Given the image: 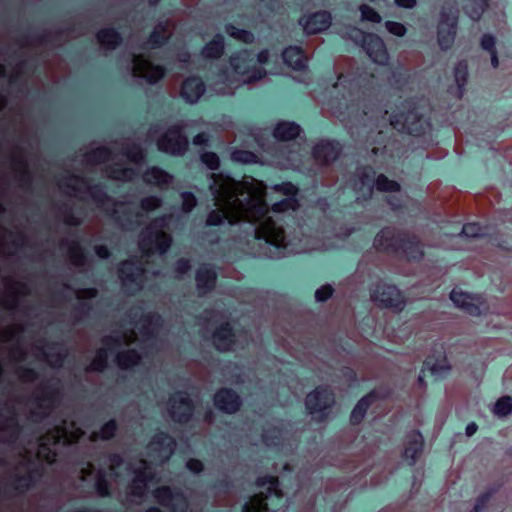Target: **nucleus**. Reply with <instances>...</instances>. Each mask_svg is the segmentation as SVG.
<instances>
[{
	"label": "nucleus",
	"instance_id": "obj_26",
	"mask_svg": "<svg viewBox=\"0 0 512 512\" xmlns=\"http://www.w3.org/2000/svg\"><path fill=\"white\" fill-rule=\"evenodd\" d=\"M341 153V146L338 142L323 140L313 149L315 160L321 164L334 162Z\"/></svg>",
	"mask_w": 512,
	"mask_h": 512
},
{
	"label": "nucleus",
	"instance_id": "obj_20",
	"mask_svg": "<svg viewBox=\"0 0 512 512\" xmlns=\"http://www.w3.org/2000/svg\"><path fill=\"white\" fill-rule=\"evenodd\" d=\"M132 73L135 77L144 78L148 83H156L164 76V68L153 65L140 54L132 56Z\"/></svg>",
	"mask_w": 512,
	"mask_h": 512
},
{
	"label": "nucleus",
	"instance_id": "obj_7",
	"mask_svg": "<svg viewBox=\"0 0 512 512\" xmlns=\"http://www.w3.org/2000/svg\"><path fill=\"white\" fill-rule=\"evenodd\" d=\"M57 456V450H19L9 473V484L19 492L25 491L56 461Z\"/></svg>",
	"mask_w": 512,
	"mask_h": 512
},
{
	"label": "nucleus",
	"instance_id": "obj_28",
	"mask_svg": "<svg viewBox=\"0 0 512 512\" xmlns=\"http://www.w3.org/2000/svg\"><path fill=\"white\" fill-rule=\"evenodd\" d=\"M307 34H316L327 29L331 24V15L326 11L316 12L300 20Z\"/></svg>",
	"mask_w": 512,
	"mask_h": 512
},
{
	"label": "nucleus",
	"instance_id": "obj_49",
	"mask_svg": "<svg viewBox=\"0 0 512 512\" xmlns=\"http://www.w3.org/2000/svg\"><path fill=\"white\" fill-rule=\"evenodd\" d=\"M375 185L379 191L396 192L400 190V185L396 181L389 180L383 174L377 177Z\"/></svg>",
	"mask_w": 512,
	"mask_h": 512
},
{
	"label": "nucleus",
	"instance_id": "obj_60",
	"mask_svg": "<svg viewBox=\"0 0 512 512\" xmlns=\"http://www.w3.org/2000/svg\"><path fill=\"white\" fill-rule=\"evenodd\" d=\"M333 288L330 285H324L315 292V299L318 302L326 301L332 295Z\"/></svg>",
	"mask_w": 512,
	"mask_h": 512
},
{
	"label": "nucleus",
	"instance_id": "obj_31",
	"mask_svg": "<svg viewBox=\"0 0 512 512\" xmlns=\"http://www.w3.org/2000/svg\"><path fill=\"white\" fill-rule=\"evenodd\" d=\"M215 405L222 411L227 413H234L240 407L239 396L230 389L219 390L214 397Z\"/></svg>",
	"mask_w": 512,
	"mask_h": 512
},
{
	"label": "nucleus",
	"instance_id": "obj_18",
	"mask_svg": "<svg viewBox=\"0 0 512 512\" xmlns=\"http://www.w3.org/2000/svg\"><path fill=\"white\" fill-rule=\"evenodd\" d=\"M354 32L361 36L362 46L368 56L377 64L384 65L388 62V53L382 39L372 33H363L355 29Z\"/></svg>",
	"mask_w": 512,
	"mask_h": 512
},
{
	"label": "nucleus",
	"instance_id": "obj_13",
	"mask_svg": "<svg viewBox=\"0 0 512 512\" xmlns=\"http://www.w3.org/2000/svg\"><path fill=\"white\" fill-rule=\"evenodd\" d=\"M335 404L334 392L328 386H318L308 393L305 399V406L309 413L315 418L322 420L327 416L328 411Z\"/></svg>",
	"mask_w": 512,
	"mask_h": 512
},
{
	"label": "nucleus",
	"instance_id": "obj_3",
	"mask_svg": "<svg viewBox=\"0 0 512 512\" xmlns=\"http://www.w3.org/2000/svg\"><path fill=\"white\" fill-rule=\"evenodd\" d=\"M58 187L63 193L82 201L89 199L107 215L126 230H131L144 222L145 216L158 209L162 200L157 196H148L141 200L140 205L114 202L97 185H90L76 175H64L58 180Z\"/></svg>",
	"mask_w": 512,
	"mask_h": 512
},
{
	"label": "nucleus",
	"instance_id": "obj_1",
	"mask_svg": "<svg viewBox=\"0 0 512 512\" xmlns=\"http://www.w3.org/2000/svg\"><path fill=\"white\" fill-rule=\"evenodd\" d=\"M211 178L209 188L217 209L209 213L208 226L219 225L224 220L233 224L240 220L257 222L263 219L255 228L256 238L264 239L278 249L285 247L284 230L271 217H265L267 205L262 183L239 182L223 174H212Z\"/></svg>",
	"mask_w": 512,
	"mask_h": 512
},
{
	"label": "nucleus",
	"instance_id": "obj_63",
	"mask_svg": "<svg viewBox=\"0 0 512 512\" xmlns=\"http://www.w3.org/2000/svg\"><path fill=\"white\" fill-rule=\"evenodd\" d=\"M276 191H280L287 196H294L297 193V188L291 183H284L274 187Z\"/></svg>",
	"mask_w": 512,
	"mask_h": 512
},
{
	"label": "nucleus",
	"instance_id": "obj_35",
	"mask_svg": "<svg viewBox=\"0 0 512 512\" xmlns=\"http://www.w3.org/2000/svg\"><path fill=\"white\" fill-rule=\"evenodd\" d=\"M213 343L219 351H228L234 344V334L229 323H223L213 333Z\"/></svg>",
	"mask_w": 512,
	"mask_h": 512
},
{
	"label": "nucleus",
	"instance_id": "obj_47",
	"mask_svg": "<svg viewBox=\"0 0 512 512\" xmlns=\"http://www.w3.org/2000/svg\"><path fill=\"white\" fill-rule=\"evenodd\" d=\"M281 438L282 431L275 426L266 428L262 435L263 444L267 447L279 445Z\"/></svg>",
	"mask_w": 512,
	"mask_h": 512
},
{
	"label": "nucleus",
	"instance_id": "obj_11",
	"mask_svg": "<svg viewBox=\"0 0 512 512\" xmlns=\"http://www.w3.org/2000/svg\"><path fill=\"white\" fill-rule=\"evenodd\" d=\"M83 432L75 426L74 422L63 421L61 425H55L45 435L40 437L38 448H50L55 445H70L81 438Z\"/></svg>",
	"mask_w": 512,
	"mask_h": 512
},
{
	"label": "nucleus",
	"instance_id": "obj_14",
	"mask_svg": "<svg viewBox=\"0 0 512 512\" xmlns=\"http://www.w3.org/2000/svg\"><path fill=\"white\" fill-rule=\"evenodd\" d=\"M230 64L234 72L243 77V82L256 81L265 75V71L257 67L254 55L247 50L231 57Z\"/></svg>",
	"mask_w": 512,
	"mask_h": 512
},
{
	"label": "nucleus",
	"instance_id": "obj_54",
	"mask_svg": "<svg viewBox=\"0 0 512 512\" xmlns=\"http://www.w3.org/2000/svg\"><path fill=\"white\" fill-rule=\"evenodd\" d=\"M361 12V19L364 21H370L373 23L381 22V16L372 7L363 4L359 7Z\"/></svg>",
	"mask_w": 512,
	"mask_h": 512
},
{
	"label": "nucleus",
	"instance_id": "obj_52",
	"mask_svg": "<svg viewBox=\"0 0 512 512\" xmlns=\"http://www.w3.org/2000/svg\"><path fill=\"white\" fill-rule=\"evenodd\" d=\"M455 81L461 90L467 82L468 66L464 61L459 62L454 69Z\"/></svg>",
	"mask_w": 512,
	"mask_h": 512
},
{
	"label": "nucleus",
	"instance_id": "obj_50",
	"mask_svg": "<svg viewBox=\"0 0 512 512\" xmlns=\"http://www.w3.org/2000/svg\"><path fill=\"white\" fill-rule=\"evenodd\" d=\"M226 32L233 38L242 41L244 43H251L254 40V35L243 29H238L232 25L226 27Z\"/></svg>",
	"mask_w": 512,
	"mask_h": 512
},
{
	"label": "nucleus",
	"instance_id": "obj_51",
	"mask_svg": "<svg viewBox=\"0 0 512 512\" xmlns=\"http://www.w3.org/2000/svg\"><path fill=\"white\" fill-rule=\"evenodd\" d=\"M116 423L114 420H110L109 422H107L100 430V432H94L92 435H91V438L93 440H97V439H103V440H107V439H110L114 436L115 432H116Z\"/></svg>",
	"mask_w": 512,
	"mask_h": 512
},
{
	"label": "nucleus",
	"instance_id": "obj_6",
	"mask_svg": "<svg viewBox=\"0 0 512 512\" xmlns=\"http://www.w3.org/2000/svg\"><path fill=\"white\" fill-rule=\"evenodd\" d=\"M118 149L114 147L112 151L105 147L97 148L84 155V162L87 166H92L109 161L111 163L105 167L108 178L120 181L132 180L137 172L130 165H138L143 160V151L140 146L129 142L121 144L120 154L116 153Z\"/></svg>",
	"mask_w": 512,
	"mask_h": 512
},
{
	"label": "nucleus",
	"instance_id": "obj_44",
	"mask_svg": "<svg viewBox=\"0 0 512 512\" xmlns=\"http://www.w3.org/2000/svg\"><path fill=\"white\" fill-rule=\"evenodd\" d=\"M224 50L223 36L217 35L210 41L202 50L205 58H218L222 55Z\"/></svg>",
	"mask_w": 512,
	"mask_h": 512
},
{
	"label": "nucleus",
	"instance_id": "obj_19",
	"mask_svg": "<svg viewBox=\"0 0 512 512\" xmlns=\"http://www.w3.org/2000/svg\"><path fill=\"white\" fill-rule=\"evenodd\" d=\"M5 295L1 302L9 310H14L22 305V297L30 293L29 286L22 281L6 279L4 282Z\"/></svg>",
	"mask_w": 512,
	"mask_h": 512
},
{
	"label": "nucleus",
	"instance_id": "obj_55",
	"mask_svg": "<svg viewBox=\"0 0 512 512\" xmlns=\"http://www.w3.org/2000/svg\"><path fill=\"white\" fill-rule=\"evenodd\" d=\"M416 118L415 115L411 114L406 117L405 120V126L407 128V131L412 135H420L425 132L424 122L421 121V119L418 120L416 124L411 123V119Z\"/></svg>",
	"mask_w": 512,
	"mask_h": 512
},
{
	"label": "nucleus",
	"instance_id": "obj_62",
	"mask_svg": "<svg viewBox=\"0 0 512 512\" xmlns=\"http://www.w3.org/2000/svg\"><path fill=\"white\" fill-rule=\"evenodd\" d=\"M481 232V228L476 223H469L463 226L461 233L468 237H477Z\"/></svg>",
	"mask_w": 512,
	"mask_h": 512
},
{
	"label": "nucleus",
	"instance_id": "obj_16",
	"mask_svg": "<svg viewBox=\"0 0 512 512\" xmlns=\"http://www.w3.org/2000/svg\"><path fill=\"white\" fill-rule=\"evenodd\" d=\"M158 149L172 154L182 155L188 147V140L182 134L181 128L174 126L169 128L157 142Z\"/></svg>",
	"mask_w": 512,
	"mask_h": 512
},
{
	"label": "nucleus",
	"instance_id": "obj_38",
	"mask_svg": "<svg viewBox=\"0 0 512 512\" xmlns=\"http://www.w3.org/2000/svg\"><path fill=\"white\" fill-rule=\"evenodd\" d=\"M377 398L378 395L375 391H372L362 397L351 412V423L354 425L359 424L364 419L369 407L377 400Z\"/></svg>",
	"mask_w": 512,
	"mask_h": 512
},
{
	"label": "nucleus",
	"instance_id": "obj_9",
	"mask_svg": "<svg viewBox=\"0 0 512 512\" xmlns=\"http://www.w3.org/2000/svg\"><path fill=\"white\" fill-rule=\"evenodd\" d=\"M166 218L155 219L142 231L139 247L143 253L145 263L148 264V259L151 255L158 252L160 255L164 254L170 247L172 239L169 234L164 231L166 227Z\"/></svg>",
	"mask_w": 512,
	"mask_h": 512
},
{
	"label": "nucleus",
	"instance_id": "obj_64",
	"mask_svg": "<svg viewBox=\"0 0 512 512\" xmlns=\"http://www.w3.org/2000/svg\"><path fill=\"white\" fill-rule=\"evenodd\" d=\"M190 269V263L186 259H180L176 263L175 272L177 274V277L180 278L182 275H184L186 272H188Z\"/></svg>",
	"mask_w": 512,
	"mask_h": 512
},
{
	"label": "nucleus",
	"instance_id": "obj_45",
	"mask_svg": "<svg viewBox=\"0 0 512 512\" xmlns=\"http://www.w3.org/2000/svg\"><path fill=\"white\" fill-rule=\"evenodd\" d=\"M496 39L491 34H484L480 41V46L483 50L487 51L490 54L491 65L493 68H497L499 66V60L497 56L496 50Z\"/></svg>",
	"mask_w": 512,
	"mask_h": 512
},
{
	"label": "nucleus",
	"instance_id": "obj_5",
	"mask_svg": "<svg viewBox=\"0 0 512 512\" xmlns=\"http://www.w3.org/2000/svg\"><path fill=\"white\" fill-rule=\"evenodd\" d=\"M124 465L134 474L130 486V494L135 498L134 501L138 502L143 498L148 482L152 481L155 476L154 467L144 459H139L133 464H126L114 456L111 459L108 472L101 469L96 470L90 462L81 464L80 467L75 468V472L78 473L79 478L83 482L95 488L100 496H107L109 494L107 478L112 476L119 477V469Z\"/></svg>",
	"mask_w": 512,
	"mask_h": 512
},
{
	"label": "nucleus",
	"instance_id": "obj_57",
	"mask_svg": "<svg viewBox=\"0 0 512 512\" xmlns=\"http://www.w3.org/2000/svg\"><path fill=\"white\" fill-rule=\"evenodd\" d=\"M201 160L211 170L219 167V157L213 152H206L202 154Z\"/></svg>",
	"mask_w": 512,
	"mask_h": 512
},
{
	"label": "nucleus",
	"instance_id": "obj_2",
	"mask_svg": "<svg viewBox=\"0 0 512 512\" xmlns=\"http://www.w3.org/2000/svg\"><path fill=\"white\" fill-rule=\"evenodd\" d=\"M129 318V324L133 328L123 327L105 337L102 341L103 347L97 351L88 370L102 371L107 364L108 351L110 354H116L117 364L122 369L133 367L139 362L140 354L136 348H130V346L132 344L136 346L143 344V348L151 346L154 337L158 334L161 318L151 313L144 315L141 306L133 307Z\"/></svg>",
	"mask_w": 512,
	"mask_h": 512
},
{
	"label": "nucleus",
	"instance_id": "obj_48",
	"mask_svg": "<svg viewBox=\"0 0 512 512\" xmlns=\"http://www.w3.org/2000/svg\"><path fill=\"white\" fill-rule=\"evenodd\" d=\"M494 415L506 417L512 413V397L502 396L497 400L493 408Z\"/></svg>",
	"mask_w": 512,
	"mask_h": 512
},
{
	"label": "nucleus",
	"instance_id": "obj_22",
	"mask_svg": "<svg viewBox=\"0 0 512 512\" xmlns=\"http://www.w3.org/2000/svg\"><path fill=\"white\" fill-rule=\"evenodd\" d=\"M408 239L407 237L405 238V232L386 227L375 236L374 247L378 251L398 253L400 251V242L407 241Z\"/></svg>",
	"mask_w": 512,
	"mask_h": 512
},
{
	"label": "nucleus",
	"instance_id": "obj_42",
	"mask_svg": "<svg viewBox=\"0 0 512 512\" xmlns=\"http://www.w3.org/2000/svg\"><path fill=\"white\" fill-rule=\"evenodd\" d=\"M489 1L490 0H467L464 10L473 21H478L487 9Z\"/></svg>",
	"mask_w": 512,
	"mask_h": 512
},
{
	"label": "nucleus",
	"instance_id": "obj_29",
	"mask_svg": "<svg viewBox=\"0 0 512 512\" xmlns=\"http://www.w3.org/2000/svg\"><path fill=\"white\" fill-rule=\"evenodd\" d=\"M375 172L371 167H363L358 169L355 181L354 188L357 191L362 192V196L364 198H368L372 194L373 185L375 184Z\"/></svg>",
	"mask_w": 512,
	"mask_h": 512
},
{
	"label": "nucleus",
	"instance_id": "obj_36",
	"mask_svg": "<svg viewBox=\"0 0 512 512\" xmlns=\"http://www.w3.org/2000/svg\"><path fill=\"white\" fill-rule=\"evenodd\" d=\"M216 273L209 265L201 266L196 273L197 289L200 294H206L215 286Z\"/></svg>",
	"mask_w": 512,
	"mask_h": 512
},
{
	"label": "nucleus",
	"instance_id": "obj_56",
	"mask_svg": "<svg viewBox=\"0 0 512 512\" xmlns=\"http://www.w3.org/2000/svg\"><path fill=\"white\" fill-rule=\"evenodd\" d=\"M406 448H421L423 446V437L416 431H410L406 436Z\"/></svg>",
	"mask_w": 512,
	"mask_h": 512
},
{
	"label": "nucleus",
	"instance_id": "obj_4",
	"mask_svg": "<svg viewBox=\"0 0 512 512\" xmlns=\"http://www.w3.org/2000/svg\"><path fill=\"white\" fill-rule=\"evenodd\" d=\"M22 332L23 328L20 325H11L0 330V343L6 344V358L10 363L16 365L15 374L19 380L31 382L36 378L33 369L19 365L21 361L28 359L29 354L36 359L45 360L52 367L62 365L67 354L63 345L58 343L45 344L44 341L39 340L28 353L21 343Z\"/></svg>",
	"mask_w": 512,
	"mask_h": 512
},
{
	"label": "nucleus",
	"instance_id": "obj_53",
	"mask_svg": "<svg viewBox=\"0 0 512 512\" xmlns=\"http://www.w3.org/2000/svg\"><path fill=\"white\" fill-rule=\"evenodd\" d=\"M231 158L233 161L238 163L250 164L256 162L257 156L250 151L236 150L232 152Z\"/></svg>",
	"mask_w": 512,
	"mask_h": 512
},
{
	"label": "nucleus",
	"instance_id": "obj_15",
	"mask_svg": "<svg viewBox=\"0 0 512 512\" xmlns=\"http://www.w3.org/2000/svg\"><path fill=\"white\" fill-rule=\"evenodd\" d=\"M29 240L22 232H12L6 229L0 231V254L5 256L26 255Z\"/></svg>",
	"mask_w": 512,
	"mask_h": 512
},
{
	"label": "nucleus",
	"instance_id": "obj_32",
	"mask_svg": "<svg viewBox=\"0 0 512 512\" xmlns=\"http://www.w3.org/2000/svg\"><path fill=\"white\" fill-rule=\"evenodd\" d=\"M61 249L66 251L72 265L86 268L88 260L78 241L65 239L61 242Z\"/></svg>",
	"mask_w": 512,
	"mask_h": 512
},
{
	"label": "nucleus",
	"instance_id": "obj_33",
	"mask_svg": "<svg viewBox=\"0 0 512 512\" xmlns=\"http://www.w3.org/2000/svg\"><path fill=\"white\" fill-rule=\"evenodd\" d=\"M409 238L407 241L400 242V251L408 260H421L424 252L423 245L419 238L411 233L405 232V238Z\"/></svg>",
	"mask_w": 512,
	"mask_h": 512
},
{
	"label": "nucleus",
	"instance_id": "obj_39",
	"mask_svg": "<svg viewBox=\"0 0 512 512\" xmlns=\"http://www.w3.org/2000/svg\"><path fill=\"white\" fill-rule=\"evenodd\" d=\"M285 63L295 70L306 67L307 58L299 47H288L283 52Z\"/></svg>",
	"mask_w": 512,
	"mask_h": 512
},
{
	"label": "nucleus",
	"instance_id": "obj_58",
	"mask_svg": "<svg viewBox=\"0 0 512 512\" xmlns=\"http://www.w3.org/2000/svg\"><path fill=\"white\" fill-rule=\"evenodd\" d=\"M182 209L184 212H190L196 206V198L192 193L184 192L181 194Z\"/></svg>",
	"mask_w": 512,
	"mask_h": 512
},
{
	"label": "nucleus",
	"instance_id": "obj_41",
	"mask_svg": "<svg viewBox=\"0 0 512 512\" xmlns=\"http://www.w3.org/2000/svg\"><path fill=\"white\" fill-rule=\"evenodd\" d=\"M300 131V126L294 122H281L274 130V137L279 140L289 141L296 138Z\"/></svg>",
	"mask_w": 512,
	"mask_h": 512
},
{
	"label": "nucleus",
	"instance_id": "obj_34",
	"mask_svg": "<svg viewBox=\"0 0 512 512\" xmlns=\"http://www.w3.org/2000/svg\"><path fill=\"white\" fill-rule=\"evenodd\" d=\"M18 433L19 426L15 413L9 411L7 416L0 414V442H10Z\"/></svg>",
	"mask_w": 512,
	"mask_h": 512
},
{
	"label": "nucleus",
	"instance_id": "obj_25",
	"mask_svg": "<svg viewBox=\"0 0 512 512\" xmlns=\"http://www.w3.org/2000/svg\"><path fill=\"white\" fill-rule=\"evenodd\" d=\"M450 299L459 308L463 309L470 315L477 316L481 313V305H483L480 296H472L468 293L458 290H452Z\"/></svg>",
	"mask_w": 512,
	"mask_h": 512
},
{
	"label": "nucleus",
	"instance_id": "obj_37",
	"mask_svg": "<svg viewBox=\"0 0 512 512\" xmlns=\"http://www.w3.org/2000/svg\"><path fill=\"white\" fill-rule=\"evenodd\" d=\"M173 180V176L168 174L166 171L158 168H149L143 174V181L149 185L157 186L160 189L167 188Z\"/></svg>",
	"mask_w": 512,
	"mask_h": 512
},
{
	"label": "nucleus",
	"instance_id": "obj_12",
	"mask_svg": "<svg viewBox=\"0 0 512 512\" xmlns=\"http://www.w3.org/2000/svg\"><path fill=\"white\" fill-rule=\"evenodd\" d=\"M156 275L158 272L143 267V261L137 263L133 261H124L119 268V278L121 279L123 289L130 294L139 291L143 287L147 274Z\"/></svg>",
	"mask_w": 512,
	"mask_h": 512
},
{
	"label": "nucleus",
	"instance_id": "obj_46",
	"mask_svg": "<svg viewBox=\"0 0 512 512\" xmlns=\"http://www.w3.org/2000/svg\"><path fill=\"white\" fill-rule=\"evenodd\" d=\"M175 440L165 432H157L151 439L148 448H172Z\"/></svg>",
	"mask_w": 512,
	"mask_h": 512
},
{
	"label": "nucleus",
	"instance_id": "obj_40",
	"mask_svg": "<svg viewBox=\"0 0 512 512\" xmlns=\"http://www.w3.org/2000/svg\"><path fill=\"white\" fill-rule=\"evenodd\" d=\"M173 24L170 21L160 22L157 24L147 43L151 48L160 46L166 42L171 35Z\"/></svg>",
	"mask_w": 512,
	"mask_h": 512
},
{
	"label": "nucleus",
	"instance_id": "obj_21",
	"mask_svg": "<svg viewBox=\"0 0 512 512\" xmlns=\"http://www.w3.org/2000/svg\"><path fill=\"white\" fill-rule=\"evenodd\" d=\"M168 412L176 422H186L193 412L192 401L186 393L177 392L168 401Z\"/></svg>",
	"mask_w": 512,
	"mask_h": 512
},
{
	"label": "nucleus",
	"instance_id": "obj_10",
	"mask_svg": "<svg viewBox=\"0 0 512 512\" xmlns=\"http://www.w3.org/2000/svg\"><path fill=\"white\" fill-rule=\"evenodd\" d=\"M59 388L56 383L43 385L34 393L30 403V418L37 422L47 416L58 401Z\"/></svg>",
	"mask_w": 512,
	"mask_h": 512
},
{
	"label": "nucleus",
	"instance_id": "obj_23",
	"mask_svg": "<svg viewBox=\"0 0 512 512\" xmlns=\"http://www.w3.org/2000/svg\"><path fill=\"white\" fill-rule=\"evenodd\" d=\"M456 23L457 16L455 13H441L440 22L438 25V43L443 50L449 49L456 36Z\"/></svg>",
	"mask_w": 512,
	"mask_h": 512
},
{
	"label": "nucleus",
	"instance_id": "obj_61",
	"mask_svg": "<svg viewBox=\"0 0 512 512\" xmlns=\"http://www.w3.org/2000/svg\"><path fill=\"white\" fill-rule=\"evenodd\" d=\"M62 216L64 222L70 226H78L82 221V218L80 216L75 215L73 211L65 210L62 212Z\"/></svg>",
	"mask_w": 512,
	"mask_h": 512
},
{
	"label": "nucleus",
	"instance_id": "obj_59",
	"mask_svg": "<svg viewBox=\"0 0 512 512\" xmlns=\"http://www.w3.org/2000/svg\"><path fill=\"white\" fill-rule=\"evenodd\" d=\"M385 26L386 29L393 35L401 37L404 36L406 33L405 26L399 22L387 21L385 23Z\"/></svg>",
	"mask_w": 512,
	"mask_h": 512
},
{
	"label": "nucleus",
	"instance_id": "obj_27",
	"mask_svg": "<svg viewBox=\"0 0 512 512\" xmlns=\"http://www.w3.org/2000/svg\"><path fill=\"white\" fill-rule=\"evenodd\" d=\"M63 293L65 297H74L78 302L79 307L77 308V314L75 315V320H79L83 315H85L90 306L88 304V300L94 298L97 294L95 289H73L69 286H63Z\"/></svg>",
	"mask_w": 512,
	"mask_h": 512
},
{
	"label": "nucleus",
	"instance_id": "obj_17",
	"mask_svg": "<svg viewBox=\"0 0 512 512\" xmlns=\"http://www.w3.org/2000/svg\"><path fill=\"white\" fill-rule=\"evenodd\" d=\"M371 298L379 305L402 310L405 302L400 291L393 285L385 283L378 284L371 294Z\"/></svg>",
	"mask_w": 512,
	"mask_h": 512
},
{
	"label": "nucleus",
	"instance_id": "obj_43",
	"mask_svg": "<svg viewBox=\"0 0 512 512\" xmlns=\"http://www.w3.org/2000/svg\"><path fill=\"white\" fill-rule=\"evenodd\" d=\"M100 45L106 49H114L121 41L120 35L112 29H103L97 34Z\"/></svg>",
	"mask_w": 512,
	"mask_h": 512
},
{
	"label": "nucleus",
	"instance_id": "obj_8",
	"mask_svg": "<svg viewBox=\"0 0 512 512\" xmlns=\"http://www.w3.org/2000/svg\"><path fill=\"white\" fill-rule=\"evenodd\" d=\"M259 492L245 503L242 512H270L285 504L278 480L272 476L260 477L257 481Z\"/></svg>",
	"mask_w": 512,
	"mask_h": 512
},
{
	"label": "nucleus",
	"instance_id": "obj_24",
	"mask_svg": "<svg viewBox=\"0 0 512 512\" xmlns=\"http://www.w3.org/2000/svg\"><path fill=\"white\" fill-rule=\"evenodd\" d=\"M154 497L158 503L170 508L172 512H186L188 509V502L183 494L174 492L167 486L156 489Z\"/></svg>",
	"mask_w": 512,
	"mask_h": 512
},
{
	"label": "nucleus",
	"instance_id": "obj_30",
	"mask_svg": "<svg viewBox=\"0 0 512 512\" xmlns=\"http://www.w3.org/2000/svg\"><path fill=\"white\" fill-rule=\"evenodd\" d=\"M205 92L204 82L198 77L187 78L181 87V96L188 103H196Z\"/></svg>",
	"mask_w": 512,
	"mask_h": 512
}]
</instances>
